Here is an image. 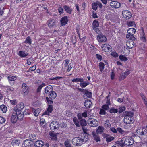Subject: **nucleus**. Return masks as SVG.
Instances as JSON below:
<instances>
[{
	"label": "nucleus",
	"mask_w": 147,
	"mask_h": 147,
	"mask_svg": "<svg viewBox=\"0 0 147 147\" xmlns=\"http://www.w3.org/2000/svg\"><path fill=\"white\" fill-rule=\"evenodd\" d=\"M85 95L87 98H90L92 95L91 93L90 92L86 91L85 93Z\"/></svg>",
	"instance_id": "obj_51"
},
{
	"label": "nucleus",
	"mask_w": 147,
	"mask_h": 147,
	"mask_svg": "<svg viewBox=\"0 0 147 147\" xmlns=\"http://www.w3.org/2000/svg\"><path fill=\"white\" fill-rule=\"evenodd\" d=\"M19 137L22 139H24L26 137V134L25 133H24L20 135Z\"/></svg>",
	"instance_id": "obj_58"
},
{
	"label": "nucleus",
	"mask_w": 147,
	"mask_h": 147,
	"mask_svg": "<svg viewBox=\"0 0 147 147\" xmlns=\"http://www.w3.org/2000/svg\"><path fill=\"white\" fill-rule=\"evenodd\" d=\"M130 73V71L127 69L124 72L120 74L119 78L120 80H122L124 79Z\"/></svg>",
	"instance_id": "obj_11"
},
{
	"label": "nucleus",
	"mask_w": 147,
	"mask_h": 147,
	"mask_svg": "<svg viewBox=\"0 0 147 147\" xmlns=\"http://www.w3.org/2000/svg\"><path fill=\"white\" fill-rule=\"evenodd\" d=\"M87 111H86L82 114L79 113L78 114L77 116L78 118L81 119L82 118L81 116L84 117H86L87 116Z\"/></svg>",
	"instance_id": "obj_25"
},
{
	"label": "nucleus",
	"mask_w": 147,
	"mask_h": 147,
	"mask_svg": "<svg viewBox=\"0 0 147 147\" xmlns=\"http://www.w3.org/2000/svg\"><path fill=\"white\" fill-rule=\"evenodd\" d=\"M18 119V117L14 111L11 118V122L13 123H15L16 122Z\"/></svg>",
	"instance_id": "obj_18"
},
{
	"label": "nucleus",
	"mask_w": 147,
	"mask_h": 147,
	"mask_svg": "<svg viewBox=\"0 0 147 147\" xmlns=\"http://www.w3.org/2000/svg\"><path fill=\"white\" fill-rule=\"evenodd\" d=\"M121 52L122 53L127 55L129 53L130 50L126 47H124L122 48Z\"/></svg>",
	"instance_id": "obj_16"
},
{
	"label": "nucleus",
	"mask_w": 147,
	"mask_h": 147,
	"mask_svg": "<svg viewBox=\"0 0 147 147\" xmlns=\"http://www.w3.org/2000/svg\"><path fill=\"white\" fill-rule=\"evenodd\" d=\"M89 84L88 82H81L80 84V86L82 88H84L87 86Z\"/></svg>",
	"instance_id": "obj_45"
},
{
	"label": "nucleus",
	"mask_w": 147,
	"mask_h": 147,
	"mask_svg": "<svg viewBox=\"0 0 147 147\" xmlns=\"http://www.w3.org/2000/svg\"><path fill=\"white\" fill-rule=\"evenodd\" d=\"M92 26L93 28H96L98 27L99 26V24L98 21H97L96 20H94Z\"/></svg>",
	"instance_id": "obj_39"
},
{
	"label": "nucleus",
	"mask_w": 147,
	"mask_h": 147,
	"mask_svg": "<svg viewBox=\"0 0 147 147\" xmlns=\"http://www.w3.org/2000/svg\"><path fill=\"white\" fill-rule=\"evenodd\" d=\"M101 48L104 52H108L111 49V46L108 44H104L102 45Z\"/></svg>",
	"instance_id": "obj_10"
},
{
	"label": "nucleus",
	"mask_w": 147,
	"mask_h": 147,
	"mask_svg": "<svg viewBox=\"0 0 147 147\" xmlns=\"http://www.w3.org/2000/svg\"><path fill=\"white\" fill-rule=\"evenodd\" d=\"M24 43L30 45L31 44V41L30 37H28L26 38L25 41H24Z\"/></svg>",
	"instance_id": "obj_48"
},
{
	"label": "nucleus",
	"mask_w": 147,
	"mask_h": 147,
	"mask_svg": "<svg viewBox=\"0 0 147 147\" xmlns=\"http://www.w3.org/2000/svg\"><path fill=\"white\" fill-rule=\"evenodd\" d=\"M43 144L44 142L41 140H38L34 144L37 147H42Z\"/></svg>",
	"instance_id": "obj_22"
},
{
	"label": "nucleus",
	"mask_w": 147,
	"mask_h": 147,
	"mask_svg": "<svg viewBox=\"0 0 147 147\" xmlns=\"http://www.w3.org/2000/svg\"><path fill=\"white\" fill-rule=\"evenodd\" d=\"M92 102L90 100H87L84 103V106L86 108H90L92 105Z\"/></svg>",
	"instance_id": "obj_24"
},
{
	"label": "nucleus",
	"mask_w": 147,
	"mask_h": 147,
	"mask_svg": "<svg viewBox=\"0 0 147 147\" xmlns=\"http://www.w3.org/2000/svg\"><path fill=\"white\" fill-rule=\"evenodd\" d=\"M49 134L50 136L51 137V138L52 139L54 140H56L57 139V134H55L53 132H51L49 133Z\"/></svg>",
	"instance_id": "obj_40"
},
{
	"label": "nucleus",
	"mask_w": 147,
	"mask_h": 147,
	"mask_svg": "<svg viewBox=\"0 0 147 147\" xmlns=\"http://www.w3.org/2000/svg\"><path fill=\"white\" fill-rule=\"evenodd\" d=\"M72 143L74 145L79 146L82 144V140L79 137H75L72 140Z\"/></svg>",
	"instance_id": "obj_3"
},
{
	"label": "nucleus",
	"mask_w": 147,
	"mask_h": 147,
	"mask_svg": "<svg viewBox=\"0 0 147 147\" xmlns=\"http://www.w3.org/2000/svg\"><path fill=\"white\" fill-rule=\"evenodd\" d=\"M56 96L57 94L54 91H52L49 96V98L51 99H55Z\"/></svg>",
	"instance_id": "obj_28"
},
{
	"label": "nucleus",
	"mask_w": 147,
	"mask_h": 147,
	"mask_svg": "<svg viewBox=\"0 0 147 147\" xmlns=\"http://www.w3.org/2000/svg\"><path fill=\"white\" fill-rule=\"evenodd\" d=\"M118 112V110L114 107H111L109 110V112L111 113H117Z\"/></svg>",
	"instance_id": "obj_34"
},
{
	"label": "nucleus",
	"mask_w": 147,
	"mask_h": 147,
	"mask_svg": "<svg viewBox=\"0 0 147 147\" xmlns=\"http://www.w3.org/2000/svg\"><path fill=\"white\" fill-rule=\"evenodd\" d=\"M104 128L102 126H99L96 130V132L97 134H101L104 131Z\"/></svg>",
	"instance_id": "obj_29"
},
{
	"label": "nucleus",
	"mask_w": 147,
	"mask_h": 147,
	"mask_svg": "<svg viewBox=\"0 0 147 147\" xmlns=\"http://www.w3.org/2000/svg\"><path fill=\"white\" fill-rule=\"evenodd\" d=\"M127 24L129 27L133 26L136 25L134 21L127 22Z\"/></svg>",
	"instance_id": "obj_44"
},
{
	"label": "nucleus",
	"mask_w": 147,
	"mask_h": 147,
	"mask_svg": "<svg viewBox=\"0 0 147 147\" xmlns=\"http://www.w3.org/2000/svg\"><path fill=\"white\" fill-rule=\"evenodd\" d=\"M102 108L105 110H107L109 109V105H108L105 104L103 105Z\"/></svg>",
	"instance_id": "obj_55"
},
{
	"label": "nucleus",
	"mask_w": 147,
	"mask_h": 147,
	"mask_svg": "<svg viewBox=\"0 0 147 147\" xmlns=\"http://www.w3.org/2000/svg\"><path fill=\"white\" fill-rule=\"evenodd\" d=\"M116 143L119 145L121 147H122L124 144V138L122 139L119 140Z\"/></svg>",
	"instance_id": "obj_33"
},
{
	"label": "nucleus",
	"mask_w": 147,
	"mask_h": 147,
	"mask_svg": "<svg viewBox=\"0 0 147 147\" xmlns=\"http://www.w3.org/2000/svg\"><path fill=\"white\" fill-rule=\"evenodd\" d=\"M36 135L34 134H30L29 135L28 138L30 141L35 140L36 138Z\"/></svg>",
	"instance_id": "obj_37"
},
{
	"label": "nucleus",
	"mask_w": 147,
	"mask_h": 147,
	"mask_svg": "<svg viewBox=\"0 0 147 147\" xmlns=\"http://www.w3.org/2000/svg\"><path fill=\"white\" fill-rule=\"evenodd\" d=\"M30 140L29 139H26L25 140L24 142V145L25 146H30Z\"/></svg>",
	"instance_id": "obj_42"
},
{
	"label": "nucleus",
	"mask_w": 147,
	"mask_h": 147,
	"mask_svg": "<svg viewBox=\"0 0 147 147\" xmlns=\"http://www.w3.org/2000/svg\"><path fill=\"white\" fill-rule=\"evenodd\" d=\"M122 13L123 18H130L132 16L131 12L127 10L123 11Z\"/></svg>",
	"instance_id": "obj_12"
},
{
	"label": "nucleus",
	"mask_w": 147,
	"mask_h": 147,
	"mask_svg": "<svg viewBox=\"0 0 147 147\" xmlns=\"http://www.w3.org/2000/svg\"><path fill=\"white\" fill-rule=\"evenodd\" d=\"M88 140V135L86 134H84V136H83L81 140H82V142H85L87 141Z\"/></svg>",
	"instance_id": "obj_41"
},
{
	"label": "nucleus",
	"mask_w": 147,
	"mask_h": 147,
	"mask_svg": "<svg viewBox=\"0 0 147 147\" xmlns=\"http://www.w3.org/2000/svg\"><path fill=\"white\" fill-rule=\"evenodd\" d=\"M111 55L114 58H116L119 56L118 54L115 51H113L111 53Z\"/></svg>",
	"instance_id": "obj_43"
},
{
	"label": "nucleus",
	"mask_w": 147,
	"mask_h": 147,
	"mask_svg": "<svg viewBox=\"0 0 147 147\" xmlns=\"http://www.w3.org/2000/svg\"><path fill=\"white\" fill-rule=\"evenodd\" d=\"M5 88L7 91H13V88L8 86H5Z\"/></svg>",
	"instance_id": "obj_54"
},
{
	"label": "nucleus",
	"mask_w": 147,
	"mask_h": 147,
	"mask_svg": "<svg viewBox=\"0 0 147 147\" xmlns=\"http://www.w3.org/2000/svg\"><path fill=\"white\" fill-rule=\"evenodd\" d=\"M140 40L144 42H146V41L145 35L143 30H142V32H141Z\"/></svg>",
	"instance_id": "obj_21"
},
{
	"label": "nucleus",
	"mask_w": 147,
	"mask_h": 147,
	"mask_svg": "<svg viewBox=\"0 0 147 147\" xmlns=\"http://www.w3.org/2000/svg\"><path fill=\"white\" fill-rule=\"evenodd\" d=\"M84 80L82 78H78L76 79H73L72 81L74 82H83Z\"/></svg>",
	"instance_id": "obj_38"
},
{
	"label": "nucleus",
	"mask_w": 147,
	"mask_h": 147,
	"mask_svg": "<svg viewBox=\"0 0 147 147\" xmlns=\"http://www.w3.org/2000/svg\"><path fill=\"white\" fill-rule=\"evenodd\" d=\"M110 6L112 8H118L121 6L120 3L115 1H112L110 3Z\"/></svg>",
	"instance_id": "obj_13"
},
{
	"label": "nucleus",
	"mask_w": 147,
	"mask_h": 147,
	"mask_svg": "<svg viewBox=\"0 0 147 147\" xmlns=\"http://www.w3.org/2000/svg\"><path fill=\"white\" fill-rule=\"evenodd\" d=\"M136 32V30L134 28H129L127 30L128 34L126 35V37L129 39L134 40L135 38L133 36Z\"/></svg>",
	"instance_id": "obj_2"
},
{
	"label": "nucleus",
	"mask_w": 147,
	"mask_h": 147,
	"mask_svg": "<svg viewBox=\"0 0 147 147\" xmlns=\"http://www.w3.org/2000/svg\"><path fill=\"white\" fill-rule=\"evenodd\" d=\"M28 54V53L23 51H19L17 53V55L20 57H22L27 56Z\"/></svg>",
	"instance_id": "obj_15"
},
{
	"label": "nucleus",
	"mask_w": 147,
	"mask_h": 147,
	"mask_svg": "<svg viewBox=\"0 0 147 147\" xmlns=\"http://www.w3.org/2000/svg\"><path fill=\"white\" fill-rule=\"evenodd\" d=\"M105 110L103 109H101L100 111L99 112V114L101 115H104L106 113V112L105 111Z\"/></svg>",
	"instance_id": "obj_60"
},
{
	"label": "nucleus",
	"mask_w": 147,
	"mask_h": 147,
	"mask_svg": "<svg viewBox=\"0 0 147 147\" xmlns=\"http://www.w3.org/2000/svg\"><path fill=\"white\" fill-rule=\"evenodd\" d=\"M87 122L88 124L91 127H96L98 125V121L95 119L89 118Z\"/></svg>",
	"instance_id": "obj_5"
},
{
	"label": "nucleus",
	"mask_w": 147,
	"mask_h": 147,
	"mask_svg": "<svg viewBox=\"0 0 147 147\" xmlns=\"http://www.w3.org/2000/svg\"><path fill=\"white\" fill-rule=\"evenodd\" d=\"M45 86V84L44 83H42L40 85H39L37 89V91L38 92L40 91L41 89L43 87Z\"/></svg>",
	"instance_id": "obj_50"
},
{
	"label": "nucleus",
	"mask_w": 147,
	"mask_h": 147,
	"mask_svg": "<svg viewBox=\"0 0 147 147\" xmlns=\"http://www.w3.org/2000/svg\"><path fill=\"white\" fill-rule=\"evenodd\" d=\"M1 110L4 113H5L7 110V108L4 105H1L0 107Z\"/></svg>",
	"instance_id": "obj_35"
},
{
	"label": "nucleus",
	"mask_w": 147,
	"mask_h": 147,
	"mask_svg": "<svg viewBox=\"0 0 147 147\" xmlns=\"http://www.w3.org/2000/svg\"><path fill=\"white\" fill-rule=\"evenodd\" d=\"M67 20V19H61V20L60 22L62 26L65 25L67 23L68 20Z\"/></svg>",
	"instance_id": "obj_46"
},
{
	"label": "nucleus",
	"mask_w": 147,
	"mask_h": 147,
	"mask_svg": "<svg viewBox=\"0 0 147 147\" xmlns=\"http://www.w3.org/2000/svg\"><path fill=\"white\" fill-rule=\"evenodd\" d=\"M117 130L120 134H123L124 133V131L121 128H118Z\"/></svg>",
	"instance_id": "obj_57"
},
{
	"label": "nucleus",
	"mask_w": 147,
	"mask_h": 147,
	"mask_svg": "<svg viewBox=\"0 0 147 147\" xmlns=\"http://www.w3.org/2000/svg\"><path fill=\"white\" fill-rule=\"evenodd\" d=\"M123 115L124 116V122L127 124L132 123L134 122V119L132 118L134 115L133 113L130 111H125L123 113Z\"/></svg>",
	"instance_id": "obj_1"
},
{
	"label": "nucleus",
	"mask_w": 147,
	"mask_h": 147,
	"mask_svg": "<svg viewBox=\"0 0 147 147\" xmlns=\"http://www.w3.org/2000/svg\"><path fill=\"white\" fill-rule=\"evenodd\" d=\"M14 112L16 114L17 117H18V119L21 120L23 118L24 115L21 112V111H19Z\"/></svg>",
	"instance_id": "obj_20"
},
{
	"label": "nucleus",
	"mask_w": 147,
	"mask_h": 147,
	"mask_svg": "<svg viewBox=\"0 0 147 147\" xmlns=\"http://www.w3.org/2000/svg\"><path fill=\"white\" fill-rule=\"evenodd\" d=\"M58 11L60 14H61L63 13V9L62 7H59L58 8Z\"/></svg>",
	"instance_id": "obj_64"
},
{
	"label": "nucleus",
	"mask_w": 147,
	"mask_h": 147,
	"mask_svg": "<svg viewBox=\"0 0 147 147\" xmlns=\"http://www.w3.org/2000/svg\"><path fill=\"white\" fill-rule=\"evenodd\" d=\"M5 119L3 117L0 116V123H3L5 121Z\"/></svg>",
	"instance_id": "obj_63"
},
{
	"label": "nucleus",
	"mask_w": 147,
	"mask_h": 147,
	"mask_svg": "<svg viewBox=\"0 0 147 147\" xmlns=\"http://www.w3.org/2000/svg\"><path fill=\"white\" fill-rule=\"evenodd\" d=\"M92 8L94 10H96L97 8V4L96 3H93L92 5Z\"/></svg>",
	"instance_id": "obj_49"
},
{
	"label": "nucleus",
	"mask_w": 147,
	"mask_h": 147,
	"mask_svg": "<svg viewBox=\"0 0 147 147\" xmlns=\"http://www.w3.org/2000/svg\"><path fill=\"white\" fill-rule=\"evenodd\" d=\"M7 78L9 81H15L16 80L17 77L15 76L10 75Z\"/></svg>",
	"instance_id": "obj_31"
},
{
	"label": "nucleus",
	"mask_w": 147,
	"mask_h": 147,
	"mask_svg": "<svg viewBox=\"0 0 147 147\" xmlns=\"http://www.w3.org/2000/svg\"><path fill=\"white\" fill-rule=\"evenodd\" d=\"M59 126L58 122L57 121H53L50 124V127L51 130L56 129Z\"/></svg>",
	"instance_id": "obj_9"
},
{
	"label": "nucleus",
	"mask_w": 147,
	"mask_h": 147,
	"mask_svg": "<svg viewBox=\"0 0 147 147\" xmlns=\"http://www.w3.org/2000/svg\"><path fill=\"white\" fill-rule=\"evenodd\" d=\"M36 66L34 65L33 66L31 67L29 69V70L30 71H34L36 69Z\"/></svg>",
	"instance_id": "obj_61"
},
{
	"label": "nucleus",
	"mask_w": 147,
	"mask_h": 147,
	"mask_svg": "<svg viewBox=\"0 0 147 147\" xmlns=\"http://www.w3.org/2000/svg\"><path fill=\"white\" fill-rule=\"evenodd\" d=\"M65 145L66 147H71V146L68 140L65 141Z\"/></svg>",
	"instance_id": "obj_56"
},
{
	"label": "nucleus",
	"mask_w": 147,
	"mask_h": 147,
	"mask_svg": "<svg viewBox=\"0 0 147 147\" xmlns=\"http://www.w3.org/2000/svg\"><path fill=\"white\" fill-rule=\"evenodd\" d=\"M98 65L100 71L101 72L102 71L104 68V64L102 62H100L99 64Z\"/></svg>",
	"instance_id": "obj_36"
},
{
	"label": "nucleus",
	"mask_w": 147,
	"mask_h": 147,
	"mask_svg": "<svg viewBox=\"0 0 147 147\" xmlns=\"http://www.w3.org/2000/svg\"><path fill=\"white\" fill-rule=\"evenodd\" d=\"M97 40L100 42H104L107 40L106 37L102 34L98 35L97 36Z\"/></svg>",
	"instance_id": "obj_8"
},
{
	"label": "nucleus",
	"mask_w": 147,
	"mask_h": 147,
	"mask_svg": "<svg viewBox=\"0 0 147 147\" xmlns=\"http://www.w3.org/2000/svg\"><path fill=\"white\" fill-rule=\"evenodd\" d=\"M40 111L41 110L39 108H38L36 110H33L34 114L35 116H38Z\"/></svg>",
	"instance_id": "obj_32"
},
{
	"label": "nucleus",
	"mask_w": 147,
	"mask_h": 147,
	"mask_svg": "<svg viewBox=\"0 0 147 147\" xmlns=\"http://www.w3.org/2000/svg\"><path fill=\"white\" fill-rule=\"evenodd\" d=\"M48 26L52 27L55 25V21L54 19H51L49 20L47 22Z\"/></svg>",
	"instance_id": "obj_23"
},
{
	"label": "nucleus",
	"mask_w": 147,
	"mask_h": 147,
	"mask_svg": "<svg viewBox=\"0 0 147 147\" xmlns=\"http://www.w3.org/2000/svg\"><path fill=\"white\" fill-rule=\"evenodd\" d=\"M119 59L122 61H125L128 59L127 57L124 55H120L119 56Z\"/></svg>",
	"instance_id": "obj_30"
},
{
	"label": "nucleus",
	"mask_w": 147,
	"mask_h": 147,
	"mask_svg": "<svg viewBox=\"0 0 147 147\" xmlns=\"http://www.w3.org/2000/svg\"><path fill=\"white\" fill-rule=\"evenodd\" d=\"M114 139V137L113 136H110L107 138L106 141L107 142H110L113 140Z\"/></svg>",
	"instance_id": "obj_52"
},
{
	"label": "nucleus",
	"mask_w": 147,
	"mask_h": 147,
	"mask_svg": "<svg viewBox=\"0 0 147 147\" xmlns=\"http://www.w3.org/2000/svg\"><path fill=\"white\" fill-rule=\"evenodd\" d=\"M47 110L50 113H51L53 111V107L52 105H49L48 106V107Z\"/></svg>",
	"instance_id": "obj_59"
},
{
	"label": "nucleus",
	"mask_w": 147,
	"mask_h": 147,
	"mask_svg": "<svg viewBox=\"0 0 147 147\" xmlns=\"http://www.w3.org/2000/svg\"><path fill=\"white\" fill-rule=\"evenodd\" d=\"M92 135L93 136V138L97 142H98L99 141H100V139L98 136V135L96 134V133L94 132H92Z\"/></svg>",
	"instance_id": "obj_27"
},
{
	"label": "nucleus",
	"mask_w": 147,
	"mask_h": 147,
	"mask_svg": "<svg viewBox=\"0 0 147 147\" xmlns=\"http://www.w3.org/2000/svg\"><path fill=\"white\" fill-rule=\"evenodd\" d=\"M20 143V141L19 140L15 138L12 140L11 144L12 145L15 146L17 145H18Z\"/></svg>",
	"instance_id": "obj_26"
},
{
	"label": "nucleus",
	"mask_w": 147,
	"mask_h": 147,
	"mask_svg": "<svg viewBox=\"0 0 147 147\" xmlns=\"http://www.w3.org/2000/svg\"><path fill=\"white\" fill-rule=\"evenodd\" d=\"M73 121L76 126L77 127H79L80 126L79 121L75 117L73 119Z\"/></svg>",
	"instance_id": "obj_47"
},
{
	"label": "nucleus",
	"mask_w": 147,
	"mask_h": 147,
	"mask_svg": "<svg viewBox=\"0 0 147 147\" xmlns=\"http://www.w3.org/2000/svg\"><path fill=\"white\" fill-rule=\"evenodd\" d=\"M29 91V87L25 84H23L22 85V93L24 95L27 94Z\"/></svg>",
	"instance_id": "obj_7"
},
{
	"label": "nucleus",
	"mask_w": 147,
	"mask_h": 147,
	"mask_svg": "<svg viewBox=\"0 0 147 147\" xmlns=\"http://www.w3.org/2000/svg\"><path fill=\"white\" fill-rule=\"evenodd\" d=\"M10 102L12 105H15L17 102V100L15 99L11 100L10 101Z\"/></svg>",
	"instance_id": "obj_62"
},
{
	"label": "nucleus",
	"mask_w": 147,
	"mask_h": 147,
	"mask_svg": "<svg viewBox=\"0 0 147 147\" xmlns=\"http://www.w3.org/2000/svg\"><path fill=\"white\" fill-rule=\"evenodd\" d=\"M130 39V40L127 41L126 43L127 47L129 49H131L134 46V42L133 41L134 40Z\"/></svg>",
	"instance_id": "obj_14"
},
{
	"label": "nucleus",
	"mask_w": 147,
	"mask_h": 147,
	"mask_svg": "<svg viewBox=\"0 0 147 147\" xmlns=\"http://www.w3.org/2000/svg\"><path fill=\"white\" fill-rule=\"evenodd\" d=\"M105 126L107 127H111V126L110 123L108 120H106L105 121Z\"/></svg>",
	"instance_id": "obj_53"
},
{
	"label": "nucleus",
	"mask_w": 147,
	"mask_h": 147,
	"mask_svg": "<svg viewBox=\"0 0 147 147\" xmlns=\"http://www.w3.org/2000/svg\"><path fill=\"white\" fill-rule=\"evenodd\" d=\"M63 7L67 13L69 14L71 13L72 10L71 8L67 5H64L63 6Z\"/></svg>",
	"instance_id": "obj_19"
},
{
	"label": "nucleus",
	"mask_w": 147,
	"mask_h": 147,
	"mask_svg": "<svg viewBox=\"0 0 147 147\" xmlns=\"http://www.w3.org/2000/svg\"><path fill=\"white\" fill-rule=\"evenodd\" d=\"M123 138L125 144L127 145H130L133 144L134 143V141L131 137L127 136Z\"/></svg>",
	"instance_id": "obj_4"
},
{
	"label": "nucleus",
	"mask_w": 147,
	"mask_h": 147,
	"mask_svg": "<svg viewBox=\"0 0 147 147\" xmlns=\"http://www.w3.org/2000/svg\"><path fill=\"white\" fill-rule=\"evenodd\" d=\"M53 90V87L51 85H49L47 86L45 89V93L47 94H49L50 92H51Z\"/></svg>",
	"instance_id": "obj_17"
},
{
	"label": "nucleus",
	"mask_w": 147,
	"mask_h": 147,
	"mask_svg": "<svg viewBox=\"0 0 147 147\" xmlns=\"http://www.w3.org/2000/svg\"><path fill=\"white\" fill-rule=\"evenodd\" d=\"M24 107V104L22 102H20L13 109V111L14 112L19 111H21L23 109Z\"/></svg>",
	"instance_id": "obj_6"
}]
</instances>
